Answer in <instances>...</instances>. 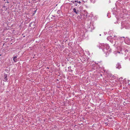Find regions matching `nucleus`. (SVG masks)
I'll return each instance as SVG.
<instances>
[{
  "label": "nucleus",
  "instance_id": "f257e3e1",
  "mask_svg": "<svg viewBox=\"0 0 130 130\" xmlns=\"http://www.w3.org/2000/svg\"><path fill=\"white\" fill-rule=\"evenodd\" d=\"M107 39L111 43L113 42H115L114 45L116 46L118 51L115 52V54L116 56H121L124 54L126 56V53L128 52L127 50L125 49L126 48L124 44L125 43L128 45L130 44V39L128 38H125L124 37H119L112 35V36H110L107 38Z\"/></svg>",
  "mask_w": 130,
  "mask_h": 130
},
{
  "label": "nucleus",
  "instance_id": "f03ea898",
  "mask_svg": "<svg viewBox=\"0 0 130 130\" xmlns=\"http://www.w3.org/2000/svg\"><path fill=\"white\" fill-rule=\"evenodd\" d=\"M99 48L102 49L103 51L106 53H109L111 52V50L109 48V46L107 44H105L104 43L100 44L99 45Z\"/></svg>",
  "mask_w": 130,
  "mask_h": 130
},
{
  "label": "nucleus",
  "instance_id": "7ed1b4c3",
  "mask_svg": "<svg viewBox=\"0 0 130 130\" xmlns=\"http://www.w3.org/2000/svg\"><path fill=\"white\" fill-rule=\"evenodd\" d=\"M127 54V56L125 57V59H128L129 60H130V53H128V52H127V53H126V55Z\"/></svg>",
  "mask_w": 130,
  "mask_h": 130
},
{
  "label": "nucleus",
  "instance_id": "20e7f679",
  "mask_svg": "<svg viewBox=\"0 0 130 130\" xmlns=\"http://www.w3.org/2000/svg\"><path fill=\"white\" fill-rule=\"evenodd\" d=\"M116 67L117 69H120L121 68V66L119 63H118L116 66Z\"/></svg>",
  "mask_w": 130,
  "mask_h": 130
},
{
  "label": "nucleus",
  "instance_id": "39448f33",
  "mask_svg": "<svg viewBox=\"0 0 130 130\" xmlns=\"http://www.w3.org/2000/svg\"><path fill=\"white\" fill-rule=\"evenodd\" d=\"M4 80L6 81L7 80V76L6 74H5L4 75Z\"/></svg>",
  "mask_w": 130,
  "mask_h": 130
},
{
  "label": "nucleus",
  "instance_id": "423d86ee",
  "mask_svg": "<svg viewBox=\"0 0 130 130\" xmlns=\"http://www.w3.org/2000/svg\"><path fill=\"white\" fill-rule=\"evenodd\" d=\"M73 11L76 14H77V13L78 12V10H77L75 8L73 9Z\"/></svg>",
  "mask_w": 130,
  "mask_h": 130
},
{
  "label": "nucleus",
  "instance_id": "0eeeda50",
  "mask_svg": "<svg viewBox=\"0 0 130 130\" xmlns=\"http://www.w3.org/2000/svg\"><path fill=\"white\" fill-rule=\"evenodd\" d=\"M72 2L73 3H74V4H75V3H77L78 2L79 3V4H80V3H81V2L80 1H79L78 2L77 1H72L71 2Z\"/></svg>",
  "mask_w": 130,
  "mask_h": 130
},
{
  "label": "nucleus",
  "instance_id": "6e6552de",
  "mask_svg": "<svg viewBox=\"0 0 130 130\" xmlns=\"http://www.w3.org/2000/svg\"><path fill=\"white\" fill-rule=\"evenodd\" d=\"M13 60L14 61L16 62L17 61V57H14L13 58Z\"/></svg>",
  "mask_w": 130,
  "mask_h": 130
},
{
  "label": "nucleus",
  "instance_id": "1a4fd4ad",
  "mask_svg": "<svg viewBox=\"0 0 130 130\" xmlns=\"http://www.w3.org/2000/svg\"><path fill=\"white\" fill-rule=\"evenodd\" d=\"M91 2H92L93 3H94L95 2L96 0H90Z\"/></svg>",
  "mask_w": 130,
  "mask_h": 130
},
{
  "label": "nucleus",
  "instance_id": "9d476101",
  "mask_svg": "<svg viewBox=\"0 0 130 130\" xmlns=\"http://www.w3.org/2000/svg\"><path fill=\"white\" fill-rule=\"evenodd\" d=\"M121 78V79H122L123 78L122 77H121L120 79Z\"/></svg>",
  "mask_w": 130,
  "mask_h": 130
},
{
  "label": "nucleus",
  "instance_id": "9b49d317",
  "mask_svg": "<svg viewBox=\"0 0 130 130\" xmlns=\"http://www.w3.org/2000/svg\"><path fill=\"white\" fill-rule=\"evenodd\" d=\"M7 1V3H9V2H8V1Z\"/></svg>",
  "mask_w": 130,
  "mask_h": 130
},
{
  "label": "nucleus",
  "instance_id": "f8f14e48",
  "mask_svg": "<svg viewBox=\"0 0 130 130\" xmlns=\"http://www.w3.org/2000/svg\"><path fill=\"white\" fill-rule=\"evenodd\" d=\"M75 4H76V5H76V6L77 5H76V3Z\"/></svg>",
  "mask_w": 130,
  "mask_h": 130
},
{
  "label": "nucleus",
  "instance_id": "ddd939ff",
  "mask_svg": "<svg viewBox=\"0 0 130 130\" xmlns=\"http://www.w3.org/2000/svg\"><path fill=\"white\" fill-rule=\"evenodd\" d=\"M47 68L48 69V68H49L48 67H47Z\"/></svg>",
  "mask_w": 130,
  "mask_h": 130
},
{
  "label": "nucleus",
  "instance_id": "4468645a",
  "mask_svg": "<svg viewBox=\"0 0 130 130\" xmlns=\"http://www.w3.org/2000/svg\"><path fill=\"white\" fill-rule=\"evenodd\" d=\"M100 36H101V34H100Z\"/></svg>",
  "mask_w": 130,
  "mask_h": 130
}]
</instances>
